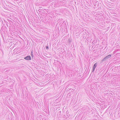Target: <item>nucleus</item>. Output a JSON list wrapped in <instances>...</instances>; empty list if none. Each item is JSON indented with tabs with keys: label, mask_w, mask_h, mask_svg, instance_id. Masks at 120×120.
<instances>
[{
	"label": "nucleus",
	"mask_w": 120,
	"mask_h": 120,
	"mask_svg": "<svg viewBox=\"0 0 120 120\" xmlns=\"http://www.w3.org/2000/svg\"><path fill=\"white\" fill-rule=\"evenodd\" d=\"M111 56V54H109L105 56L104 58L101 61V63H102L103 62V61L106 60L110 58Z\"/></svg>",
	"instance_id": "obj_1"
},
{
	"label": "nucleus",
	"mask_w": 120,
	"mask_h": 120,
	"mask_svg": "<svg viewBox=\"0 0 120 120\" xmlns=\"http://www.w3.org/2000/svg\"><path fill=\"white\" fill-rule=\"evenodd\" d=\"M24 59L27 60H30L31 59V57L30 56H28L24 58Z\"/></svg>",
	"instance_id": "obj_2"
},
{
	"label": "nucleus",
	"mask_w": 120,
	"mask_h": 120,
	"mask_svg": "<svg viewBox=\"0 0 120 120\" xmlns=\"http://www.w3.org/2000/svg\"><path fill=\"white\" fill-rule=\"evenodd\" d=\"M72 90H73V89L72 88H71L68 90H67V91L69 92H72Z\"/></svg>",
	"instance_id": "obj_3"
},
{
	"label": "nucleus",
	"mask_w": 120,
	"mask_h": 120,
	"mask_svg": "<svg viewBox=\"0 0 120 120\" xmlns=\"http://www.w3.org/2000/svg\"><path fill=\"white\" fill-rule=\"evenodd\" d=\"M97 64H98V63L97 62H96L95 63V64L94 65V66H93V67H94L95 68L97 66Z\"/></svg>",
	"instance_id": "obj_4"
},
{
	"label": "nucleus",
	"mask_w": 120,
	"mask_h": 120,
	"mask_svg": "<svg viewBox=\"0 0 120 120\" xmlns=\"http://www.w3.org/2000/svg\"><path fill=\"white\" fill-rule=\"evenodd\" d=\"M31 56L32 57V58L33 59V57L34 56L33 54V52L32 51L31 52Z\"/></svg>",
	"instance_id": "obj_5"
},
{
	"label": "nucleus",
	"mask_w": 120,
	"mask_h": 120,
	"mask_svg": "<svg viewBox=\"0 0 120 120\" xmlns=\"http://www.w3.org/2000/svg\"><path fill=\"white\" fill-rule=\"evenodd\" d=\"M46 49H49V46L48 45H47L46 47Z\"/></svg>",
	"instance_id": "obj_6"
},
{
	"label": "nucleus",
	"mask_w": 120,
	"mask_h": 120,
	"mask_svg": "<svg viewBox=\"0 0 120 120\" xmlns=\"http://www.w3.org/2000/svg\"><path fill=\"white\" fill-rule=\"evenodd\" d=\"M68 95H69V96H70L71 95V92H69L67 94Z\"/></svg>",
	"instance_id": "obj_7"
},
{
	"label": "nucleus",
	"mask_w": 120,
	"mask_h": 120,
	"mask_svg": "<svg viewBox=\"0 0 120 120\" xmlns=\"http://www.w3.org/2000/svg\"><path fill=\"white\" fill-rule=\"evenodd\" d=\"M95 68L93 67V69L92 70V72H93L94 71Z\"/></svg>",
	"instance_id": "obj_8"
},
{
	"label": "nucleus",
	"mask_w": 120,
	"mask_h": 120,
	"mask_svg": "<svg viewBox=\"0 0 120 120\" xmlns=\"http://www.w3.org/2000/svg\"><path fill=\"white\" fill-rule=\"evenodd\" d=\"M72 55L71 54H70V53H69V56H72Z\"/></svg>",
	"instance_id": "obj_9"
},
{
	"label": "nucleus",
	"mask_w": 120,
	"mask_h": 120,
	"mask_svg": "<svg viewBox=\"0 0 120 120\" xmlns=\"http://www.w3.org/2000/svg\"><path fill=\"white\" fill-rule=\"evenodd\" d=\"M8 22H7L6 24L7 25V26H8Z\"/></svg>",
	"instance_id": "obj_10"
},
{
	"label": "nucleus",
	"mask_w": 120,
	"mask_h": 120,
	"mask_svg": "<svg viewBox=\"0 0 120 120\" xmlns=\"http://www.w3.org/2000/svg\"><path fill=\"white\" fill-rule=\"evenodd\" d=\"M45 11H42V13H44V12Z\"/></svg>",
	"instance_id": "obj_11"
},
{
	"label": "nucleus",
	"mask_w": 120,
	"mask_h": 120,
	"mask_svg": "<svg viewBox=\"0 0 120 120\" xmlns=\"http://www.w3.org/2000/svg\"><path fill=\"white\" fill-rule=\"evenodd\" d=\"M41 9H39L38 11H41Z\"/></svg>",
	"instance_id": "obj_12"
},
{
	"label": "nucleus",
	"mask_w": 120,
	"mask_h": 120,
	"mask_svg": "<svg viewBox=\"0 0 120 120\" xmlns=\"http://www.w3.org/2000/svg\"><path fill=\"white\" fill-rule=\"evenodd\" d=\"M58 21H60V20H59H59H58Z\"/></svg>",
	"instance_id": "obj_13"
},
{
	"label": "nucleus",
	"mask_w": 120,
	"mask_h": 120,
	"mask_svg": "<svg viewBox=\"0 0 120 120\" xmlns=\"http://www.w3.org/2000/svg\"><path fill=\"white\" fill-rule=\"evenodd\" d=\"M44 10H45V11L46 10L45 9H44Z\"/></svg>",
	"instance_id": "obj_14"
},
{
	"label": "nucleus",
	"mask_w": 120,
	"mask_h": 120,
	"mask_svg": "<svg viewBox=\"0 0 120 120\" xmlns=\"http://www.w3.org/2000/svg\"><path fill=\"white\" fill-rule=\"evenodd\" d=\"M66 116V115H65V116Z\"/></svg>",
	"instance_id": "obj_15"
}]
</instances>
